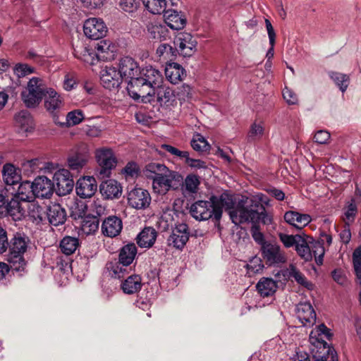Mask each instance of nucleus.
<instances>
[{"label": "nucleus", "instance_id": "obj_62", "mask_svg": "<svg viewBox=\"0 0 361 361\" xmlns=\"http://www.w3.org/2000/svg\"><path fill=\"white\" fill-rule=\"evenodd\" d=\"M331 135L326 130H320L315 133L314 135V141L320 145L327 144L330 140Z\"/></svg>", "mask_w": 361, "mask_h": 361}, {"label": "nucleus", "instance_id": "obj_7", "mask_svg": "<svg viewBox=\"0 0 361 361\" xmlns=\"http://www.w3.org/2000/svg\"><path fill=\"white\" fill-rule=\"evenodd\" d=\"M262 256L269 266H280L286 262V256L276 243L267 242L261 247Z\"/></svg>", "mask_w": 361, "mask_h": 361}, {"label": "nucleus", "instance_id": "obj_13", "mask_svg": "<svg viewBox=\"0 0 361 361\" xmlns=\"http://www.w3.org/2000/svg\"><path fill=\"white\" fill-rule=\"evenodd\" d=\"M189 239L188 226L185 224H179L173 230L168 238V244L177 249H182Z\"/></svg>", "mask_w": 361, "mask_h": 361}, {"label": "nucleus", "instance_id": "obj_58", "mask_svg": "<svg viewBox=\"0 0 361 361\" xmlns=\"http://www.w3.org/2000/svg\"><path fill=\"white\" fill-rule=\"evenodd\" d=\"M264 134V126L262 123H256L252 124L248 133L249 140H256L260 139Z\"/></svg>", "mask_w": 361, "mask_h": 361}, {"label": "nucleus", "instance_id": "obj_4", "mask_svg": "<svg viewBox=\"0 0 361 361\" xmlns=\"http://www.w3.org/2000/svg\"><path fill=\"white\" fill-rule=\"evenodd\" d=\"M30 243L29 237L23 233L17 232L8 242L9 249L6 259L11 264V269L17 271H23L26 266L24 254Z\"/></svg>", "mask_w": 361, "mask_h": 361}, {"label": "nucleus", "instance_id": "obj_25", "mask_svg": "<svg viewBox=\"0 0 361 361\" xmlns=\"http://www.w3.org/2000/svg\"><path fill=\"white\" fill-rule=\"evenodd\" d=\"M73 54L76 58L87 64L93 65L96 61L95 51L82 42H78L75 46Z\"/></svg>", "mask_w": 361, "mask_h": 361}, {"label": "nucleus", "instance_id": "obj_57", "mask_svg": "<svg viewBox=\"0 0 361 361\" xmlns=\"http://www.w3.org/2000/svg\"><path fill=\"white\" fill-rule=\"evenodd\" d=\"M99 220L97 218L85 219L82 224V230L85 234H92L99 228Z\"/></svg>", "mask_w": 361, "mask_h": 361}, {"label": "nucleus", "instance_id": "obj_31", "mask_svg": "<svg viewBox=\"0 0 361 361\" xmlns=\"http://www.w3.org/2000/svg\"><path fill=\"white\" fill-rule=\"evenodd\" d=\"M157 237V231L152 227H145L137 236V243L140 247L153 246Z\"/></svg>", "mask_w": 361, "mask_h": 361}, {"label": "nucleus", "instance_id": "obj_55", "mask_svg": "<svg viewBox=\"0 0 361 361\" xmlns=\"http://www.w3.org/2000/svg\"><path fill=\"white\" fill-rule=\"evenodd\" d=\"M39 164L40 161L38 159H34L24 161L22 164V167L26 175L30 176L42 169V167L39 166Z\"/></svg>", "mask_w": 361, "mask_h": 361}, {"label": "nucleus", "instance_id": "obj_29", "mask_svg": "<svg viewBox=\"0 0 361 361\" xmlns=\"http://www.w3.org/2000/svg\"><path fill=\"white\" fill-rule=\"evenodd\" d=\"M95 59L97 60H108L111 59L114 56V52L115 47L109 41L100 40L97 42L94 45Z\"/></svg>", "mask_w": 361, "mask_h": 361}, {"label": "nucleus", "instance_id": "obj_60", "mask_svg": "<svg viewBox=\"0 0 361 361\" xmlns=\"http://www.w3.org/2000/svg\"><path fill=\"white\" fill-rule=\"evenodd\" d=\"M121 8L128 13H133L140 6V0H121Z\"/></svg>", "mask_w": 361, "mask_h": 361}, {"label": "nucleus", "instance_id": "obj_36", "mask_svg": "<svg viewBox=\"0 0 361 361\" xmlns=\"http://www.w3.org/2000/svg\"><path fill=\"white\" fill-rule=\"evenodd\" d=\"M312 237L305 234H302V236L300 239V242L298 241V244L295 247V250L298 254L305 261L312 260Z\"/></svg>", "mask_w": 361, "mask_h": 361}, {"label": "nucleus", "instance_id": "obj_48", "mask_svg": "<svg viewBox=\"0 0 361 361\" xmlns=\"http://www.w3.org/2000/svg\"><path fill=\"white\" fill-rule=\"evenodd\" d=\"M312 249H311V254H312V259L313 257L315 258V261L318 264H322L323 262V257L324 255V247L323 246V243L315 240L312 237Z\"/></svg>", "mask_w": 361, "mask_h": 361}, {"label": "nucleus", "instance_id": "obj_45", "mask_svg": "<svg viewBox=\"0 0 361 361\" xmlns=\"http://www.w3.org/2000/svg\"><path fill=\"white\" fill-rule=\"evenodd\" d=\"M129 265H124L120 260L118 262H110L108 264V269L111 272V276L114 278L121 279L124 276L125 274L130 269Z\"/></svg>", "mask_w": 361, "mask_h": 361}, {"label": "nucleus", "instance_id": "obj_22", "mask_svg": "<svg viewBox=\"0 0 361 361\" xmlns=\"http://www.w3.org/2000/svg\"><path fill=\"white\" fill-rule=\"evenodd\" d=\"M47 214L49 224L54 226L63 225L67 218L66 209L59 204L49 205Z\"/></svg>", "mask_w": 361, "mask_h": 361}, {"label": "nucleus", "instance_id": "obj_1", "mask_svg": "<svg viewBox=\"0 0 361 361\" xmlns=\"http://www.w3.org/2000/svg\"><path fill=\"white\" fill-rule=\"evenodd\" d=\"M232 200L228 195L222 194L219 197L212 195L209 200H197L190 207V215L197 221H207L210 219L220 221L223 208L230 209Z\"/></svg>", "mask_w": 361, "mask_h": 361}, {"label": "nucleus", "instance_id": "obj_30", "mask_svg": "<svg viewBox=\"0 0 361 361\" xmlns=\"http://www.w3.org/2000/svg\"><path fill=\"white\" fill-rule=\"evenodd\" d=\"M330 336L328 328L324 324H320L310 332L309 341L316 347H324L326 345L324 338H329Z\"/></svg>", "mask_w": 361, "mask_h": 361}, {"label": "nucleus", "instance_id": "obj_43", "mask_svg": "<svg viewBox=\"0 0 361 361\" xmlns=\"http://www.w3.org/2000/svg\"><path fill=\"white\" fill-rule=\"evenodd\" d=\"M200 185V178L194 173L186 176L183 185L182 190L188 194L197 193Z\"/></svg>", "mask_w": 361, "mask_h": 361}, {"label": "nucleus", "instance_id": "obj_44", "mask_svg": "<svg viewBox=\"0 0 361 361\" xmlns=\"http://www.w3.org/2000/svg\"><path fill=\"white\" fill-rule=\"evenodd\" d=\"M79 245V240L78 238L66 236L60 243V248L61 252L66 255H70L75 252Z\"/></svg>", "mask_w": 361, "mask_h": 361}, {"label": "nucleus", "instance_id": "obj_11", "mask_svg": "<svg viewBox=\"0 0 361 361\" xmlns=\"http://www.w3.org/2000/svg\"><path fill=\"white\" fill-rule=\"evenodd\" d=\"M140 70L137 62L130 57L126 56L119 61L118 71L122 79L128 80V86H130L133 80L137 78Z\"/></svg>", "mask_w": 361, "mask_h": 361}, {"label": "nucleus", "instance_id": "obj_26", "mask_svg": "<svg viewBox=\"0 0 361 361\" xmlns=\"http://www.w3.org/2000/svg\"><path fill=\"white\" fill-rule=\"evenodd\" d=\"M147 30L150 38L162 41L169 37V30L166 26L157 20H152L147 25Z\"/></svg>", "mask_w": 361, "mask_h": 361}, {"label": "nucleus", "instance_id": "obj_40", "mask_svg": "<svg viewBox=\"0 0 361 361\" xmlns=\"http://www.w3.org/2000/svg\"><path fill=\"white\" fill-rule=\"evenodd\" d=\"M170 171L163 164L152 162L146 165L144 173L147 178L153 180L155 176H161Z\"/></svg>", "mask_w": 361, "mask_h": 361}, {"label": "nucleus", "instance_id": "obj_17", "mask_svg": "<svg viewBox=\"0 0 361 361\" xmlns=\"http://www.w3.org/2000/svg\"><path fill=\"white\" fill-rule=\"evenodd\" d=\"M31 184L35 197L49 198L53 194L54 183L45 176L36 178Z\"/></svg>", "mask_w": 361, "mask_h": 361}, {"label": "nucleus", "instance_id": "obj_2", "mask_svg": "<svg viewBox=\"0 0 361 361\" xmlns=\"http://www.w3.org/2000/svg\"><path fill=\"white\" fill-rule=\"evenodd\" d=\"M256 198L257 200H251L252 208L237 206L229 211V215L233 224L238 225L246 222H251L253 224L259 222L264 224L271 223V216L267 214L266 209L262 204V202H267L264 195L259 194Z\"/></svg>", "mask_w": 361, "mask_h": 361}, {"label": "nucleus", "instance_id": "obj_14", "mask_svg": "<svg viewBox=\"0 0 361 361\" xmlns=\"http://www.w3.org/2000/svg\"><path fill=\"white\" fill-rule=\"evenodd\" d=\"M180 54L184 57L191 56L196 50L197 41L188 32H180L176 38Z\"/></svg>", "mask_w": 361, "mask_h": 361}, {"label": "nucleus", "instance_id": "obj_35", "mask_svg": "<svg viewBox=\"0 0 361 361\" xmlns=\"http://www.w3.org/2000/svg\"><path fill=\"white\" fill-rule=\"evenodd\" d=\"M13 197L22 202H31L35 198L33 188L30 181L20 182Z\"/></svg>", "mask_w": 361, "mask_h": 361}, {"label": "nucleus", "instance_id": "obj_18", "mask_svg": "<svg viewBox=\"0 0 361 361\" xmlns=\"http://www.w3.org/2000/svg\"><path fill=\"white\" fill-rule=\"evenodd\" d=\"M97 185L93 176H85L80 178L76 183V193L81 198H89L97 191Z\"/></svg>", "mask_w": 361, "mask_h": 361}, {"label": "nucleus", "instance_id": "obj_5", "mask_svg": "<svg viewBox=\"0 0 361 361\" xmlns=\"http://www.w3.org/2000/svg\"><path fill=\"white\" fill-rule=\"evenodd\" d=\"M49 87H47L44 80L38 77H32L29 80L26 87L21 92V98L28 108L37 106L42 101Z\"/></svg>", "mask_w": 361, "mask_h": 361}, {"label": "nucleus", "instance_id": "obj_64", "mask_svg": "<svg viewBox=\"0 0 361 361\" xmlns=\"http://www.w3.org/2000/svg\"><path fill=\"white\" fill-rule=\"evenodd\" d=\"M353 264L355 272L361 269V246L357 247L353 253Z\"/></svg>", "mask_w": 361, "mask_h": 361}, {"label": "nucleus", "instance_id": "obj_51", "mask_svg": "<svg viewBox=\"0 0 361 361\" xmlns=\"http://www.w3.org/2000/svg\"><path fill=\"white\" fill-rule=\"evenodd\" d=\"M35 72V68L27 63H18L13 68V74L18 78H25Z\"/></svg>", "mask_w": 361, "mask_h": 361}, {"label": "nucleus", "instance_id": "obj_42", "mask_svg": "<svg viewBox=\"0 0 361 361\" xmlns=\"http://www.w3.org/2000/svg\"><path fill=\"white\" fill-rule=\"evenodd\" d=\"M20 200L13 197L8 204L7 215L11 216L13 220H20L25 214V209L20 204Z\"/></svg>", "mask_w": 361, "mask_h": 361}, {"label": "nucleus", "instance_id": "obj_9", "mask_svg": "<svg viewBox=\"0 0 361 361\" xmlns=\"http://www.w3.org/2000/svg\"><path fill=\"white\" fill-rule=\"evenodd\" d=\"M83 31L88 38L96 40L106 35L107 27L102 19L91 18L85 21Z\"/></svg>", "mask_w": 361, "mask_h": 361}, {"label": "nucleus", "instance_id": "obj_33", "mask_svg": "<svg viewBox=\"0 0 361 361\" xmlns=\"http://www.w3.org/2000/svg\"><path fill=\"white\" fill-rule=\"evenodd\" d=\"M185 75L184 68L176 63H171L166 65L165 75L166 79L172 84H177L181 81Z\"/></svg>", "mask_w": 361, "mask_h": 361}, {"label": "nucleus", "instance_id": "obj_23", "mask_svg": "<svg viewBox=\"0 0 361 361\" xmlns=\"http://www.w3.org/2000/svg\"><path fill=\"white\" fill-rule=\"evenodd\" d=\"M2 176L4 181L7 186L17 185L22 179L21 170L11 164H6L3 166Z\"/></svg>", "mask_w": 361, "mask_h": 361}, {"label": "nucleus", "instance_id": "obj_50", "mask_svg": "<svg viewBox=\"0 0 361 361\" xmlns=\"http://www.w3.org/2000/svg\"><path fill=\"white\" fill-rule=\"evenodd\" d=\"M177 49L168 44H161L157 49L156 54L164 59H171L176 56Z\"/></svg>", "mask_w": 361, "mask_h": 361}, {"label": "nucleus", "instance_id": "obj_46", "mask_svg": "<svg viewBox=\"0 0 361 361\" xmlns=\"http://www.w3.org/2000/svg\"><path fill=\"white\" fill-rule=\"evenodd\" d=\"M289 276L294 279L298 283L307 289L312 290L313 288V284L306 279L303 274L293 265L290 266Z\"/></svg>", "mask_w": 361, "mask_h": 361}, {"label": "nucleus", "instance_id": "obj_47", "mask_svg": "<svg viewBox=\"0 0 361 361\" xmlns=\"http://www.w3.org/2000/svg\"><path fill=\"white\" fill-rule=\"evenodd\" d=\"M190 145L192 149L198 152H207L210 149V145L207 140L199 133L194 135Z\"/></svg>", "mask_w": 361, "mask_h": 361}, {"label": "nucleus", "instance_id": "obj_49", "mask_svg": "<svg viewBox=\"0 0 361 361\" xmlns=\"http://www.w3.org/2000/svg\"><path fill=\"white\" fill-rule=\"evenodd\" d=\"M329 75L336 85L339 87L341 91L342 92H345L349 85V76L345 74L336 72H331Z\"/></svg>", "mask_w": 361, "mask_h": 361}, {"label": "nucleus", "instance_id": "obj_19", "mask_svg": "<svg viewBox=\"0 0 361 361\" xmlns=\"http://www.w3.org/2000/svg\"><path fill=\"white\" fill-rule=\"evenodd\" d=\"M297 317L303 326H312L316 322V313L310 302H300L296 307Z\"/></svg>", "mask_w": 361, "mask_h": 361}, {"label": "nucleus", "instance_id": "obj_52", "mask_svg": "<svg viewBox=\"0 0 361 361\" xmlns=\"http://www.w3.org/2000/svg\"><path fill=\"white\" fill-rule=\"evenodd\" d=\"M161 148L180 160L183 161L185 164H187L188 160L190 159V154L188 151H181L175 147L166 144L161 145Z\"/></svg>", "mask_w": 361, "mask_h": 361}, {"label": "nucleus", "instance_id": "obj_20", "mask_svg": "<svg viewBox=\"0 0 361 361\" xmlns=\"http://www.w3.org/2000/svg\"><path fill=\"white\" fill-rule=\"evenodd\" d=\"M99 191L105 200L117 199L122 194V186L116 180L109 179L100 184Z\"/></svg>", "mask_w": 361, "mask_h": 361}, {"label": "nucleus", "instance_id": "obj_41", "mask_svg": "<svg viewBox=\"0 0 361 361\" xmlns=\"http://www.w3.org/2000/svg\"><path fill=\"white\" fill-rule=\"evenodd\" d=\"M136 254V245L134 243L127 244L121 249L119 260L124 265H130L133 262Z\"/></svg>", "mask_w": 361, "mask_h": 361}, {"label": "nucleus", "instance_id": "obj_61", "mask_svg": "<svg viewBox=\"0 0 361 361\" xmlns=\"http://www.w3.org/2000/svg\"><path fill=\"white\" fill-rule=\"evenodd\" d=\"M263 268L264 264H262L261 259L258 257H254L247 264L248 273L252 274L259 272L263 269Z\"/></svg>", "mask_w": 361, "mask_h": 361}, {"label": "nucleus", "instance_id": "obj_59", "mask_svg": "<svg viewBox=\"0 0 361 361\" xmlns=\"http://www.w3.org/2000/svg\"><path fill=\"white\" fill-rule=\"evenodd\" d=\"M8 189L0 190V216H7L8 204L10 201L8 195Z\"/></svg>", "mask_w": 361, "mask_h": 361}, {"label": "nucleus", "instance_id": "obj_39", "mask_svg": "<svg viewBox=\"0 0 361 361\" xmlns=\"http://www.w3.org/2000/svg\"><path fill=\"white\" fill-rule=\"evenodd\" d=\"M141 278L138 275L128 276L121 285L123 291L126 294H133L141 289Z\"/></svg>", "mask_w": 361, "mask_h": 361}, {"label": "nucleus", "instance_id": "obj_34", "mask_svg": "<svg viewBox=\"0 0 361 361\" xmlns=\"http://www.w3.org/2000/svg\"><path fill=\"white\" fill-rule=\"evenodd\" d=\"M147 97H156L157 101L161 105H168L170 102L173 101L174 94L173 91L166 85L159 84L157 88H154V91Z\"/></svg>", "mask_w": 361, "mask_h": 361}, {"label": "nucleus", "instance_id": "obj_28", "mask_svg": "<svg viewBox=\"0 0 361 361\" xmlns=\"http://www.w3.org/2000/svg\"><path fill=\"white\" fill-rule=\"evenodd\" d=\"M165 23L173 30L183 29L186 24V18L175 10H167L164 13Z\"/></svg>", "mask_w": 361, "mask_h": 361}, {"label": "nucleus", "instance_id": "obj_53", "mask_svg": "<svg viewBox=\"0 0 361 361\" xmlns=\"http://www.w3.org/2000/svg\"><path fill=\"white\" fill-rule=\"evenodd\" d=\"M121 173L125 176L126 179L136 178L140 173V167L136 162L130 161L121 170Z\"/></svg>", "mask_w": 361, "mask_h": 361}, {"label": "nucleus", "instance_id": "obj_21", "mask_svg": "<svg viewBox=\"0 0 361 361\" xmlns=\"http://www.w3.org/2000/svg\"><path fill=\"white\" fill-rule=\"evenodd\" d=\"M123 223L116 216H109L106 218L102 224V233L107 237L114 238L118 235L122 231Z\"/></svg>", "mask_w": 361, "mask_h": 361}, {"label": "nucleus", "instance_id": "obj_37", "mask_svg": "<svg viewBox=\"0 0 361 361\" xmlns=\"http://www.w3.org/2000/svg\"><path fill=\"white\" fill-rule=\"evenodd\" d=\"M256 287L262 297H268L276 292L277 285L272 279L262 278L259 281Z\"/></svg>", "mask_w": 361, "mask_h": 361}, {"label": "nucleus", "instance_id": "obj_38", "mask_svg": "<svg viewBox=\"0 0 361 361\" xmlns=\"http://www.w3.org/2000/svg\"><path fill=\"white\" fill-rule=\"evenodd\" d=\"M15 121L22 132H28L33 128L32 118L27 111H21L16 114Z\"/></svg>", "mask_w": 361, "mask_h": 361}, {"label": "nucleus", "instance_id": "obj_32", "mask_svg": "<svg viewBox=\"0 0 361 361\" xmlns=\"http://www.w3.org/2000/svg\"><path fill=\"white\" fill-rule=\"evenodd\" d=\"M178 0H143L147 10L153 14H161L166 11L169 5L174 6Z\"/></svg>", "mask_w": 361, "mask_h": 361}, {"label": "nucleus", "instance_id": "obj_6", "mask_svg": "<svg viewBox=\"0 0 361 361\" xmlns=\"http://www.w3.org/2000/svg\"><path fill=\"white\" fill-rule=\"evenodd\" d=\"M98 168L95 176L99 179H105L111 176L112 171L117 165V158L111 148L101 147L95 151Z\"/></svg>", "mask_w": 361, "mask_h": 361}, {"label": "nucleus", "instance_id": "obj_27", "mask_svg": "<svg viewBox=\"0 0 361 361\" xmlns=\"http://www.w3.org/2000/svg\"><path fill=\"white\" fill-rule=\"evenodd\" d=\"M46 94L43 99L44 107L49 112L53 113L61 108L63 99L54 89L49 87Z\"/></svg>", "mask_w": 361, "mask_h": 361}, {"label": "nucleus", "instance_id": "obj_56", "mask_svg": "<svg viewBox=\"0 0 361 361\" xmlns=\"http://www.w3.org/2000/svg\"><path fill=\"white\" fill-rule=\"evenodd\" d=\"M302 235H288L286 233H280L279 238L286 247H291L293 245L296 247L298 241L300 242V239Z\"/></svg>", "mask_w": 361, "mask_h": 361}, {"label": "nucleus", "instance_id": "obj_16", "mask_svg": "<svg viewBox=\"0 0 361 361\" xmlns=\"http://www.w3.org/2000/svg\"><path fill=\"white\" fill-rule=\"evenodd\" d=\"M122 78L116 68L106 66L101 72V82L104 87L111 90L120 86Z\"/></svg>", "mask_w": 361, "mask_h": 361}, {"label": "nucleus", "instance_id": "obj_63", "mask_svg": "<svg viewBox=\"0 0 361 361\" xmlns=\"http://www.w3.org/2000/svg\"><path fill=\"white\" fill-rule=\"evenodd\" d=\"M356 212V206L354 204H349L347 210L344 213L343 221L345 224L350 225L354 221Z\"/></svg>", "mask_w": 361, "mask_h": 361}, {"label": "nucleus", "instance_id": "obj_12", "mask_svg": "<svg viewBox=\"0 0 361 361\" xmlns=\"http://www.w3.org/2000/svg\"><path fill=\"white\" fill-rule=\"evenodd\" d=\"M128 204L136 209H145L151 202V196L147 190L134 188L128 193Z\"/></svg>", "mask_w": 361, "mask_h": 361}, {"label": "nucleus", "instance_id": "obj_24", "mask_svg": "<svg viewBox=\"0 0 361 361\" xmlns=\"http://www.w3.org/2000/svg\"><path fill=\"white\" fill-rule=\"evenodd\" d=\"M284 219L288 224L298 229H302L312 221V218L309 214H300L295 211L286 212L284 214Z\"/></svg>", "mask_w": 361, "mask_h": 361}, {"label": "nucleus", "instance_id": "obj_8", "mask_svg": "<svg viewBox=\"0 0 361 361\" xmlns=\"http://www.w3.org/2000/svg\"><path fill=\"white\" fill-rule=\"evenodd\" d=\"M90 153L87 145L81 146L68 158V166L73 173H79L88 163Z\"/></svg>", "mask_w": 361, "mask_h": 361}, {"label": "nucleus", "instance_id": "obj_54", "mask_svg": "<svg viewBox=\"0 0 361 361\" xmlns=\"http://www.w3.org/2000/svg\"><path fill=\"white\" fill-rule=\"evenodd\" d=\"M84 114L80 109L70 111L66 115V123L68 126H73L80 123L84 120Z\"/></svg>", "mask_w": 361, "mask_h": 361}, {"label": "nucleus", "instance_id": "obj_15", "mask_svg": "<svg viewBox=\"0 0 361 361\" xmlns=\"http://www.w3.org/2000/svg\"><path fill=\"white\" fill-rule=\"evenodd\" d=\"M180 176L178 173L170 171L161 176H155L152 180V188L156 193L166 194L171 188L172 181L177 180Z\"/></svg>", "mask_w": 361, "mask_h": 361}, {"label": "nucleus", "instance_id": "obj_3", "mask_svg": "<svg viewBox=\"0 0 361 361\" xmlns=\"http://www.w3.org/2000/svg\"><path fill=\"white\" fill-rule=\"evenodd\" d=\"M163 83L161 72L152 66H146L140 70L137 78L127 87L128 94L134 99L146 97L154 92L159 84Z\"/></svg>", "mask_w": 361, "mask_h": 361}, {"label": "nucleus", "instance_id": "obj_10", "mask_svg": "<svg viewBox=\"0 0 361 361\" xmlns=\"http://www.w3.org/2000/svg\"><path fill=\"white\" fill-rule=\"evenodd\" d=\"M53 179L56 183L59 195H66L73 190L74 181L68 169L58 170L54 173Z\"/></svg>", "mask_w": 361, "mask_h": 361}]
</instances>
